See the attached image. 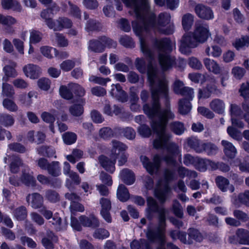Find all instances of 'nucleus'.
Listing matches in <instances>:
<instances>
[{
	"label": "nucleus",
	"instance_id": "72a5a7b5",
	"mask_svg": "<svg viewBox=\"0 0 249 249\" xmlns=\"http://www.w3.org/2000/svg\"><path fill=\"white\" fill-rule=\"evenodd\" d=\"M194 17L190 13L184 14L182 18V25L185 32L189 31L193 24Z\"/></svg>",
	"mask_w": 249,
	"mask_h": 249
},
{
	"label": "nucleus",
	"instance_id": "423d86ee",
	"mask_svg": "<svg viewBox=\"0 0 249 249\" xmlns=\"http://www.w3.org/2000/svg\"><path fill=\"white\" fill-rule=\"evenodd\" d=\"M147 241L152 244L158 243L160 246L165 244V232L160 228H152L149 227L145 233Z\"/></svg>",
	"mask_w": 249,
	"mask_h": 249
},
{
	"label": "nucleus",
	"instance_id": "2f4dec72",
	"mask_svg": "<svg viewBox=\"0 0 249 249\" xmlns=\"http://www.w3.org/2000/svg\"><path fill=\"white\" fill-rule=\"evenodd\" d=\"M215 184L218 188L222 192L228 191L230 185L229 179L221 176H218L215 179Z\"/></svg>",
	"mask_w": 249,
	"mask_h": 249
},
{
	"label": "nucleus",
	"instance_id": "69168bd1",
	"mask_svg": "<svg viewBox=\"0 0 249 249\" xmlns=\"http://www.w3.org/2000/svg\"><path fill=\"white\" fill-rule=\"evenodd\" d=\"M99 39L102 41L103 44H105V48L106 47L108 48H116L117 46V43L116 41L106 36H101L99 37Z\"/></svg>",
	"mask_w": 249,
	"mask_h": 249
},
{
	"label": "nucleus",
	"instance_id": "c85d7f7f",
	"mask_svg": "<svg viewBox=\"0 0 249 249\" xmlns=\"http://www.w3.org/2000/svg\"><path fill=\"white\" fill-rule=\"evenodd\" d=\"M232 46L237 51L248 47L249 46V36H242L240 38H236L234 42L232 43Z\"/></svg>",
	"mask_w": 249,
	"mask_h": 249
},
{
	"label": "nucleus",
	"instance_id": "f704fd0d",
	"mask_svg": "<svg viewBox=\"0 0 249 249\" xmlns=\"http://www.w3.org/2000/svg\"><path fill=\"white\" fill-rule=\"evenodd\" d=\"M171 20L170 15L165 12H162L159 14L157 19V27H164L170 23Z\"/></svg>",
	"mask_w": 249,
	"mask_h": 249
},
{
	"label": "nucleus",
	"instance_id": "39448f33",
	"mask_svg": "<svg viewBox=\"0 0 249 249\" xmlns=\"http://www.w3.org/2000/svg\"><path fill=\"white\" fill-rule=\"evenodd\" d=\"M132 26L135 34L140 38L142 52L146 58L150 61H152L154 58V53L149 48L142 36L144 32H148L149 31L145 28L144 24H143L141 21L140 22L138 21H132Z\"/></svg>",
	"mask_w": 249,
	"mask_h": 249
},
{
	"label": "nucleus",
	"instance_id": "8fccbe9b",
	"mask_svg": "<svg viewBox=\"0 0 249 249\" xmlns=\"http://www.w3.org/2000/svg\"><path fill=\"white\" fill-rule=\"evenodd\" d=\"M149 64L152 65L149 63L146 67V62L143 58L137 57L135 60V66L137 70L142 74H144L148 71V66Z\"/></svg>",
	"mask_w": 249,
	"mask_h": 249
},
{
	"label": "nucleus",
	"instance_id": "13d9d810",
	"mask_svg": "<svg viewBox=\"0 0 249 249\" xmlns=\"http://www.w3.org/2000/svg\"><path fill=\"white\" fill-rule=\"evenodd\" d=\"M172 210L175 215L179 218H182L183 217V212L182 208L178 201L175 199L173 201Z\"/></svg>",
	"mask_w": 249,
	"mask_h": 249
},
{
	"label": "nucleus",
	"instance_id": "864d4df0",
	"mask_svg": "<svg viewBox=\"0 0 249 249\" xmlns=\"http://www.w3.org/2000/svg\"><path fill=\"white\" fill-rule=\"evenodd\" d=\"M15 123L13 117L8 114H0V124L5 126L12 125Z\"/></svg>",
	"mask_w": 249,
	"mask_h": 249
},
{
	"label": "nucleus",
	"instance_id": "4c0bfd02",
	"mask_svg": "<svg viewBox=\"0 0 249 249\" xmlns=\"http://www.w3.org/2000/svg\"><path fill=\"white\" fill-rule=\"evenodd\" d=\"M43 197L38 193L32 194L31 206L34 209L42 208L43 206Z\"/></svg>",
	"mask_w": 249,
	"mask_h": 249
},
{
	"label": "nucleus",
	"instance_id": "ea45409f",
	"mask_svg": "<svg viewBox=\"0 0 249 249\" xmlns=\"http://www.w3.org/2000/svg\"><path fill=\"white\" fill-rule=\"evenodd\" d=\"M59 165L58 161H53L50 163L46 170L53 177H58L61 174V169Z\"/></svg>",
	"mask_w": 249,
	"mask_h": 249
},
{
	"label": "nucleus",
	"instance_id": "09e8293b",
	"mask_svg": "<svg viewBox=\"0 0 249 249\" xmlns=\"http://www.w3.org/2000/svg\"><path fill=\"white\" fill-rule=\"evenodd\" d=\"M216 90V89L208 86H206L203 89H199L198 93V99H207L209 98L212 93Z\"/></svg>",
	"mask_w": 249,
	"mask_h": 249
},
{
	"label": "nucleus",
	"instance_id": "0eeeda50",
	"mask_svg": "<svg viewBox=\"0 0 249 249\" xmlns=\"http://www.w3.org/2000/svg\"><path fill=\"white\" fill-rule=\"evenodd\" d=\"M148 10H140L135 13L137 18L141 20L145 28L149 31L151 28L157 27V18L155 13H151L143 14L142 11H148Z\"/></svg>",
	"mask_w": 249,
	"mask_h": 249
},
{
	"label": "nucleus",
	"instance_id": "aec40b11",
	"mask_svg": "<svg viewBox=\"0 0 249 249\" xmlns=\"http://www.w3.org/2000/svg\"><path fill=\"white\" fill-rule=\"evenodd\" d=\"M201 146L199 153H205L209 156L215 155L217 153L218 148L213 143L203 141Z\"/></svg>",
	"mask_w": 249,
	"mask_h": 249
},
{
	"label": "nucleus",
	"instance_id": "e2e57ef3",
	"mask_svg": "<svg viewBox=\"0 0 249 249\" xmlns=\"http://www.w3.org/2000/svg\"><path fill=\"white\" fill-rule=\"evenodd\" d=\"M68 3L70 8V14L75 18L80 19L81 17V11L77 5L73 4L71 1H69Z\"/></svg>",
	"mask_w": 249,
	"mask_h": 249
},
{
	"label": "nucleus",
	"instance_id": "c03bdc74",
	"mask_svg": "<svg viewBox=\"0 0 249 249\" xmlns=\"http://www.w3.org/2000/svg\"><path fill=\"white\" fill-rule=\"evenodd\" d=\"M119 41L121 45L126 48L132 49L135 47V42L132 38L128 35L121 36Z\"/></svg>",
	"mask_w": 249,
	"mask_h": 249
},
{
	"label": "nucleus",
	"instance_id": "5fc2aeb1",
	"mask_svg": "<svg viewBox=\"0 0 249 249\" xmlns=\"http://www.w3.org/2000/svg\"><path fill=\"white\" fill-rule=\"evenodd\" d=\"M63 140L67 145H71L75 143L77 140V135L72 132H67L63 135Z\"/></svg>",
	"mask_w": 249,
	"mask_h": 249
},
{
	"label": "nucleus",
	"instance_id": "79ce46f5",
	"mask_svg": "<svg viewBox=\"0 0 249 249\" xmlns=\"http://www.w3.org/2000/svg\"><path fill=\"white\" fill-rule=\"evenodd\" d=\"M59 94L64 99L70 100L73 98V95L71 89V85L68 88L66 86L62 85L59 88Z\"/></svg>",
	"mask_w": 249,
	"mask_h": 249
},
{
	"label": "nucleus",
	"instance_id": "4468645a",
	"mask_svg": "<svg viewBox=\"0 0 249 249\" xmlns=\"http://www.w3.org/2000/svg\"><path fill=\"white\" fill-rule=\"evenodd\" d=\"M113 159L111 160L104 155L99 156L98 158L99 163L101 166L107 172L113 174L115 171V163L116 158L112 157Z\"/></svg>",
	"mask_w": 249,
	"mask_h": 249
},
{
	"label": "nucleus",
	"instance_id": "680f3d73",
	"mask_svg": "<svg viewBox=\"0 0 249 249\" xmlns=\"http://www.w3.org/2000/svg\"><path fill=\"white\" fill-rule=\"evenodd\" d=\"M71 89L73 95L74 94L77 97H82L85 95L86 93L85 89L78 84H72Z\"/></svg>",
	"mask_w": 249,
	"mask_h": 249
},
{
	"label": "nucleus",
	"instance_id": "4be33fe9",
	"mask_svg": "<svg viewBox=\"0 0 249 249\" xmlns=\"http://www.w3.org/2000/svg\"><path fill=\"white\" fill-rule=\"evenodd\" d=\"M192 100L187 98H181L178 101V112L182 115L188 114L192 109V104L191 101Z\"/></svg>",
	"mask_w": 249,
	"mask_h": 249
},
{
	"label": "nucleus",
	"instance_id": "f03ea898",
	"mask_svg": "<svg viewBox=\"0 0 249 249\" xmlns=\"http://www.w3.org/2000/svg\"><path fill=\"white\" fill-rule=\"evenodd\" d=\"M166 151L167 153L163 157L159 154L154 155L153 161H151L146 156L141 157V160L143 167L150 175L158 173L162 161H165L168 165H177V158L178 156L181 157V156L178 146L174 143H171L166 147Z\"/></svg>",
	"mask_w": 249,
	"mask_h": 249
},
{
	"label": "nucleus",
	"instance_id": "4d7b16f0",
	"mask_svg": "<svg viewBox=\"0 0 249 249\" xmlns=\"http://www.w3.org/2000/svg\"><path fill=\"white\" fill-rule=\"evenodd\" d=\"M93 233V237L95 239H104L108 238L109 235V231L104 228H96Z\"/></svg>",
	"mask_w": 249,
	"mask_h": 249
},
{
	"label": "nucleus",
	"instance_id": "ddd939ff",
	"mask_svg": "<svg viewBox=\"0 0 249 249\" xmlns=\"http://www.w3.org/2000/svg\"><path fill=\"white\" fill-rule=\"evenodd\" d=\"M81 224L84 227L96 229L100 226L99 219L94 214H90L89 216L81 215L79 217Z\"/></svg>",
	"mask_w": 249,
	"mask_h": 249
},
{
	"label": "nucleus",
	"instance_id": "c756f323",
	"mask_svg": "<svg viewBox=\"0 0 249 249\" xmlns=\"http://www.w3.org/2000/svg\"><path fill=\"white\" fill-rule=\"evenodd\" d=\"M118 199L122 202H126L130 198L128 190L124 184H120L117 191Z\"/></svg>",
	"mask_w": 249,
	"mask_h": 249
},
{
	"label": "nucleus",
	"instance_id": "3c124183",
	"mask_svg": "<svg viewBox=\"0 0 249 249\" xmlns=\"http://www.w3.org/2000/svg\"><path fill=\"white\" fill-rule=\"evenodd\" d=\"M188 231L190 239H193L198 242L202 241L203 237L198 230L194 228H190L188 229Z\"/></svg>",
	"mask_w": 249,
	"mask_h": 249
},
{
	"label": "nucleus",
	"instance_id": "052dcab7",
	"mask_svg": "<svg viewBox=\"0 0 249 249\" xmlns=\"http://www.w3.org/2000/svg\"><path fill=\"white\" fill-rule=\"evenodd\" d=\"M194 167L200 172H205L207 170V159L197 157Z\"/></svg>",
	"mask_w": 249,
	"mask_h": 249
},
{
	"label": "nucleus",
	"instance_id": "37998d69",
	"mask_svg": "<svg viewBox=\"0 0 249 249\" xmlns=\"http://www.w3.org/2000/svg\"><path fill=\"white\" fill-rule=\"evenodd\" d=\"M40 51L41 53L46 57L48 58H53V56L51 54L52 51H53L54 55L56 57L59 56V52L56 48L49 47L47 46H42L40 48Z\"/></svg>",
	"mask_w": 249,
	"mask_h": 249
},
{
	"label": "nucleus",
	"instance_id": "774afa93",
	"mask_svg": "<svg viewBox=\"0 0 249 249\" xmlns=\"http://www.w3.org/2000/svg\"><path fill=\"white\" fill-rule=\"evenodd\" d=\"M240 95L242 96L245 100L249 99V83H242L239 89Z\"/></svg>",
	"mask_w": 249,
	"mask_h": 249
},
{
	"label": "nucleus",
	"instance_id": "2eb2a0df",
	"mask_svg": "<svg viewBox=\"0 0 249 249\" xmlns=\"http://www.w3.org/2000/svg\"><path fill=\"white\" fill-rule=\"evenodd\" d=\"M171 53H159L158 54V60L159 64L163 71H166L171 69L175 59L172 57Z\"/></svg>",
	"mask_w": 249,
	"mask_h": 249
},
{
	"label": "nucleus",
	"instance_id": "20e7f679",
	"mask_svg": "<svg viewBox=\"0 0 249 249\" xmlns=\"http://www.w3.org/2000/svg\"><path fill=\"white\" fill-rule=\"evenodd\" d=\"M154 76L155 74H152V75L149 74L147 77V81L149 84L151 93V104L150 105L148 104H145L143 106L144 113L151 121H156L157 120H154L156 117H158V119H159L161 110L160 101L159 100L158 97H156L157 93L153 91L152 89V85L154 84L153 77Z\"/></svg>",
	"mask_w": 249,
	"mask_h": 249
},
{
	"label": "nucleus",
	"instance_id": "473e14b6",
	"mask_svg": "<svg viewBox=\"0 0 249 249\" xmlns=\"http://www.w3.org/2000/svg\"><path fill=\"white\" fill-rule=\"evenodd\" d=\"M54 14L50 11L48 8L44 9L41 13V17L45 19V22L47 26L50 29H53L54 27V21L53 19V17Z\"/></svg>",
	"mask_w": 249,
	"mask_h": 249
},
{
	"label": "nucleus",
	"instance_id": "9d476101",
	"mask_svg": "<svg viewBox=\"0 0 249 249\" xmlns=\"http://www.w3.org/2000/svg\"><path fill=\"white\" fill-rule=\"evenodd\" d=\"M171 191V189L168 182H163L162 186L158 184L154 190V196L161 204H163L166 202Z\"/></svg>",
	"mask_w": 249,
	"mask_h": 249
},
{
	"label": "nucleus",
	"instance_id": "0e129e2a",
	"mask_svg": "<svg viewBox=\"0 0 249 249\" xmlns=\"http://www.w3.org/2000/svg\"><path fill=\"white\" fill-rule=\"evenodd\" d=\"M99 135L104 140L108 139L114 135L112 129L109 127H104L99 130Z\"/></svg>",
	"mask_w": 249,
	"mask_h": 249
},
{
	"label": "nucleus",
	"instance_id": "b1692460",
	"mask_svg": "<svg viewBox=\"0 0 249 249\" xmlns=\"http://www.w3.org/2000/svg\"><path fill=\"white\" fill-rule=\"evenodd\" d=\"M58 240V237L53 232H51L47 237L42 238L41 243L45 249H54L53 243H57Z\"/></svg>",
	"mask_w": 249,
	"mask_h": 249
},
{
	"label": "nucleus",
	"instance_id": "6e6d98bb",
	"mask_svg": "<svg viewBox=\"0 0 249 249\" xmlns=\"http://www.w3.org/2000/svg\"><path fill=\"white\" fill-rule=\"evenodd\" d=\"M139 134L143 138H149L152 134V130L146 124H141L138 128Z\"/></svg>",
	"mask_w": 249,
	"mask_h": 249
},
{
	"label": "nucleus",
	"instance_id": "6ab92c4d",
	"mask_svg": "<svg viewBox=\"0 0 249 249\" xmlns=\"http://www.w3.org/2000/svg\"><path fill=\"white\" fill-rule=\"evenodd\" d=\"M36 151L39 156H42L44 158H51L54 157L56 158L55 150L51 146L47 145L39 146L36 148Z\"/></svg>",
	"mask_w": 249,
	"mask_h": 249
},
{
	"label": "nucleus",
	"instance_id": "7c9ffc66",
	"mask_svg": "<svg viewBox=\"0 0 249 249\" xmlns=\"http://www.w3.org/2000/svg\"><path fill=\"white\" fill-rule=\"evenodd\" d=\"M186 142L188 147L196 153H199L203 141L196 137H191L187 138Z\"/></svg>",
	"mask_w": 249,
	"mask_h": 249
},
{
	"label": "nucleus",
	"instance_id": "7ed1b4c3",
	"mask_svg": "<svg viewBox=\"0 0 249 249\" xmlns=\"http://www.w3.org/2000/svg\"><path fill=\"white\" fill-rule=\"evenodd\" d=\"M210 36L208 24L196 23L193 32H187L182 36L179 50L182 54H189L191 53V49L207 41Z\"/></svg>",
	"mask_w": 249,
	"mask_h": 249
},
{
	"label": "nucleus",
	"instance_id": "338daca9",
	"mask_svg": "<svg viewBox=\"0 0 249 249\" xmlns=\"http://www.w3.org/2000/svg\"><path fill=\"white\" fill-rule=\"evenodd\" d=\"M234 216L240 222H247L249 220L247 213L239 210H235L233 212Z\"/></svg>",
	"mask_w": 249,
	"mask_h": 249
},
{
	"label": "nucleus",
	"instance_id": "c9c22d12",
	"mask_svg": "<svg viewBox=\"0 0 249 249\" xmlns=\"http://www.w3.org/2000/svg\"><path fill=\"white\" fill-rule=\"evenodd\" d=\"M171 131L176 135L180 136L182 135L186 128L183 123L179 121H174L172 122L170 125Z\"/></svg>",
	"mask_w": 249,
	"mask_h": 249
},
{
	"label": "nucleus",
	"instance_id": "603ef678",
	"mask_svg": "<svg viewBox=\"0 0 249 249\" xmlns=\"http://www.w3.org/2000/svg\"><path fill=\"white\" fill-rule=\"evenodd\" d=\"M45 196L46 199L51 203H56L60 199L59 194L55 191L51 189L46 191Z\"/></svg>",
	"mask_w": 249,
	"mask_h": 249
},
{
	"label": "nucleus",
	"instance_id": "412c9836",
	"mask_svg": "<svg viewBox=\"0 0 249 249\" xmlns=\"http://www.w3.org/2000/svg\"><path fill=\"white\" fill-rule=\"evenodd\" d=\"M121 178L123 182L127 185L133 184L136 180L134 172L128 169H123L120 173Z\"/></svg>",
	"mask_w": 249,
	"mask_h": 249
},
{
	"label": "nucleus",
	"instance_id": "393cba45",
	"mask_svg": "<svg viewBox=\"0 0 249 249\" xmlns=\"http://www.w3.org/2000/svg\"><path fill=\"white\" fill-rule=\"evenodd\" d=\"M222 145L224 146V153L225 156L230 159H233L236 153V150L232 143L226 141L222 140Z\"/></svg>",
	"mask_w": 249,
	"mask_h": 249
},
{
	"label": "nucleus",
	"instance_id": "f8f14e48",
	"mask_svg": "<svg viewBox=\"0 0 249 249\" xmlns=\"http://www.w3.org/2000/svg\"><path fill=\"white\" fill-rule=\"evenodd\" d=\"M195 11L200 18L210 20L213 18V13L212 9L203 4H197L195 7Z\"/></svg>",
	"mask_w": 249,
	"mask_h": 249
},
{
	"label": "nucleus",
	"instance_id": "1a4fd4ad",
	"mask_svg": "<svg viewBox=\"0 0 249 249\" xmlns=\"http://www.w3.org/2000/svg\"><path fill=\"white\" fill-rule=\"evenodd\" d=\"M213 64L210 70H208V71L215 75H219V77L220 78L221 84L223 87H225L227 85L225 81L229 78V71L224 67H220L215 61Z\"/></svg>",
	"mask_w": 249,
	"mask_h": 249
},
{
	"label": "nucleus",
	"instance_id": "a878e982",
	"mask_svg": "<svg viewBox=\"0 0 249 249\" xmlns=\"http://www.w3.org/2000/svg\"><path fill=\"white\" fill-rule=\"evenodd\" d=\"M131 249H152L149 243L144 238L134 239L130 244Z\"/></svg>",
	"mask_w": 249,
	"mask_h": 249
},
{
	"label": "nucleus",
	"instance_id": "6e6552de",
	"mask_svg": "<svg viewBox=\"0 0 249 249\" xmlns=\"http://www.w3.org/2000/svg\"><path fill=\"white\" fill-rule=\"evenodd\" d=\"M154 46L158 51V54L160 53H171L173 51L172 43L169 37H162L160 39H155Z\"/></svg>",
	"mask_w": 249,
	"mask_h": 249
},
{
	"label": "nucleus",
	"instance_id": "49530a36",
	"mask_svg": "<svg viewBox=\"0 0 249 249\" xmlns=\"http://www.w3.org/2000/svg\"><path fill=\"white\" fill-rule=\"evenodd\" d=\"M86 28L89 31H99L102 28L101 24L98 21L93 19H89L87 21Z\"/></svg>",
	"mask_w": 249,
	"mask_h": 249
},
{
	"label": "nucleus",
	"instance_id": "bf43d9fd",
	"mask_svg": "<svg viewBox=\"0 0 249 249\" xmlns=\"http://www.w3.org/2000/svg\"><path fill=\"white\" fill-rule=\"evenodd\" d=\"M207 82V86L209 87H213L217 89L216 86V80L214 76L210 74H205L202 75V78L201 79V84H203Z\"/></svg>",
	"mask_w": 249,
	"mask_h": 249
},
{
	"label": "nucleus",
	"instance_id": "a18cd8bd",
	"mask_svg": "<svg viewBox=\"0 0 249 249\" xmlns=\"http://www.w3.org/2000/svg\"><path fill=\"white\" fill-rule=\"evenodd\" d=\"M22 162L21 159L18 157H15L13 158L11 162L9 165L10 170L13 174L18 173L22 165Z\"/></svg>",
	"mask_w": 249,
	"mask_h": 249
},
{
	"label": "nucleus",
	"instance_id": "de8ad7c7",
	"mask_svg": "<svg viewBox=\"0 0 249 249\" xmlns=\"http://www.w3.org/2000/svg\"><path fill=\"white\" fill-rule=\"evenodd\" d=\"M83 106L80 104H74L69 107V112L71 115L79 117L84 113Z\"/></svg>",
	"mask_w": 249,
	"mask_h": 249
},
{
	"label": "nucleus",
	"instance_id": "9b49d317",
	"mask_svg": "<svg viewBox=\"0 0 249 249\" xmlns=\"http://www.w3.org/2000/svg\"><path fill=\"white\" fill-rule=\"evenodd\" d=\"M126 7L133 8L135 13L140 10H149L148 0H122Z\"/></svg>",
	"mask_w": 249,
	"mask_h": 249
},
{
	"label": "nucleus",
	"instance_id": "a211bd4d",
	"mask_svg": "<svg viewBox=\"0 0 249 249\" xmlns=\"http://www.w3.org/2000/svg\"><path fill=\"white\" fill-rule=\"evenodd\" d=\"M72 25V21L66 17H59L54 21V31H60L63 29L71 28Z\"/></svg>",
	"mask_w": 249,
	"mask_h": 249
},
{
	"label": "nucleus",
	"instance_id": "f257e3e1",
	"mask_svg": "<svg viewBox=\"0 0 249 249\" xmlns=\"http://www.w3.org/2000/svg\"><path fill=\"white\" fill-rule=\"evenodd\" d=\"M149 74H155L152 89L157 93L156 97L160 101V97L164 99L165 108L161 109L159 119L152 121L150 123L152 130L156 134L153 142V146L156 149H160L165 147L170 140L171 136L166 132V129L169 120L174 119L175 114L171 109L168 81L164 76L157 78L156 70L151 64L148 66L147 76Z\"/></svg>",
	"mask_w": 249,
	"mask_h": 249
},
{
	"label": "nucleus",
	"instance_id": "5701e85b",
	"mask_svg": "<svg viewBox=\"0 0 249 249\" xmlns=\"http://www.w3.org/2000/svg\"><path fill=\"white\" fill-rule=\"evenodd\" d=\"M113 147L111 149L112 157L119 158L120 154L125 153L127 146L122 142L114 140L112 142Z\"/></svg>",
	"mask_w": 249,
	"mask_h": 249
},
{
	"label": "nucleus",
	"instance_id": "dca6fc26",
	"mask_svg": "<svg viewBox=\"0 0 249 249\" xmlns=\"http://www.w3.org/2000/svg\"><path fill=\"white\" fill-rule=\"evenodd\" d=\"M25 75L32 79H36L40 76L41 73L40 68L33 64H29L23 68Z\"/></svg>",
	"mask_w": 249,
	"mask_h": 249
},
{
	"label": "nucleus",
	"instance_id": "bb28decb",
	"mask_svg": "<svg viewBox=\"0 0 249 249\" xmlns=\"http://www.w3.org/2000/svg\"><path fill=\"white\" fill-rule=\"evenodd\" d=\"M89 48L91 51L96 53H101L105 50V45L99 39V37L97 39H92L89 40Z\"/></svg>",
	"mask_w": 249,
	"mask_h": 249
},
{
	"label": "nucleus",
	"instance_id": "a19ab883",
	"mask_svg": "<svg viewBox=\"0 0 249 249\" xmlns=\"http://www.w3.org/2000/svg\"><path fill=\"white\" fill-rule=\"evenodd\" d=\"M13 213L15 217L18 221H23L27 216V209L24 206H20L15 209Z\"/></svg>",
	"mask_w": 249,
	"mask_h": 249
},
{
	"label": "nucleus",
	"instance_id": "e433bc0d",
	"mask_svg": "<svg viewBox=\"0 0 249 249\" xmlns=\"http://www.w3.org/2000/svg\"><path fill=\"white\" fill-rule=\"evenodd\" d=\"M210 107L213 111L219 114H222L224 110V103L219 99L213 100L210 104Z\"/></svg>",
	"mask_w": 249,
	"mask_h": 249
},
{
	"label": "nucleus",
	"instance_id": "cd10ccee",
	"mask_svg": "<svg viewBox=\"0 0 249 249\" xmlns=\"http://www.w3.org/2000/svg\"><path fill=\"white\" fill-rule=\"evenodd\" d=\"M236 235L239 244L249 245V231L244 229H238Z\"/></svg>",
	"mask_w": 249,
	"mask_h": 249
},
{
	"label": "nucleus",
	"instance_id": "58836bf2",
	"mask_svg": "<svg viewBox=\"0 0 249 249\" xmlns=\"http://www.w3.org/2000/svg\"><path fill=\"white\" fill-rule=\"evenodd\" d=\"M21 182L26 186L34 187L36 185V180L34 177L25 171H22L20 177Z\"/></svg>",
	"mask_w": 249,
	"mask_h": 249
},
{
	"label": "nucleus",
	"instance_id": "f3484780",
	"mask_svg": "<svg viewBox=\"0 0 249 249\" xmlns=\"http://www.w3.org/2000/svg\"><path fill=\"white\" fill-rule=\"evenodd\" d=\"M110 93L121 102L124 103L127 101V94L119 83L115 85L112 84Z\"/></svg>",
	"mask_w": 249,
	"mask_h": 249
}]
</instances>
